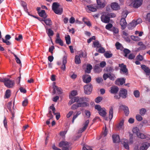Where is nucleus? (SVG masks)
Listing matches in <instances>:
<instances>
[{"label":"nucleus","mask_w":150,"mask_h":150,"mask_svg":"<svg viewBox=\"0 0 150 150\" xmlns=\"http://www.w3.org/2000/svg\"><path fill=\"white\" fill-rule=\"evenodd\" d=\"M60 4L57 2H54L52 6V9L55 13L61 15L63 12V8L60 7Z\"/></svg>","instance_id":"f257e3e1"},{"label":"nucleus","mask_w":150,"mask_h":150,"mask_svg":"<svg viewBox=\"0 0 150 150\" xmlns=\"http://www.w3.org/2000/svg\"><path fill=\"white\" fill-rule=\"evenodd\" d=\"M0 82L4 83L5 86L9 88H12L15 84L13 80H11L7 78L0 79Z\"/></svg>","instance_id":"f03ea898"},{"label":"nucleus","mask_w":150,"mask_h":150,"mask_svg":"<svg viewBox=\"0 0 150 150\" xmlns=\"http://www.w3.org/2000/svg\"><path fill=\"white\" fill-rule=\"evenodd\" d=\"M59 146L62 148V150H71V144L66 141H62L59 144Z\"/></svg>","instance_id":"7ed1b4c3"},{"label":"nucleus","mask_w":150,"mask_h":150,"mask_svg":"<svg viewBox=\"0 0 150 150\" xmlns=\"http://www.w3.org/2000/svg\"><path fill=\"white\" fill-rule=\"evenodd\" d=\"M95 108L98 111L100 115L103 117L105 116L107 113L106 110L104 108H101L100 105H96L95 106Z\"/></svg>","instance_id":"20e7f679"},{"label":"nucleus","mask_w":150,"mask_h":150,"mask_svg":"<svg viewBox=\"0 0 150 150\" xmlns=\"http://www.w3.org/2000/svg\"><path fill=\"white\" fill-rule=\"evenodd\" d=\"M84 92L87 95H90L92 92L93 89V86L91 84H88L85 85L83 87Z\"/></svg>","instance_id":"39448f33"},{"label":"nucleus","mask_w":150,"mask_h":150,"mask_svg":"<svg viewBox=\"0 0 150 150\" xmlns=\"http://www.w3.org/2000/svg\"><path fill=\"white\" fill-rule=\"evenodd\" d=\"M119 67L120 68V73L127 75L128 74V71L127 66L124 65L123 63L119 64Z\"/></svg>","instance_id":"423d86ee"},{"label":"nucleus","mask_w":150,"mask_h":150,"mask_svg":"<svg viewBox=\"0 0 150 150\" xmlns=\"http://www.w3.org/2000/svg\"><path fill=\"white\" fill-rule=\"evenodd\" d=\"M97 8H103L105 6L106 2L105 0H96Z\"/></svg>","instance_id":"0eeeda50"},{"label":"nucleus","mask_w":150,"mask_h":150,"mask_svg":"<svg viewBox=\"0 0 150 150\" xmlns=\"http://www.w3.org/2000/svg\"><path fill=\"white\" fill-rule=\"evenodd\" d=\"M82 78L83 82L86 83H89L91 81V77L88 74H85L83 75Z\"/></svg>","instance_id":"6e6552de"},{"label":"nucleus","mask_w":150,"mask_h":150,"mask_svg":"<svg viewBox=\"0 0 150 150\" xmlns=\"http://www.w3.org/2000/svg\"><path fill=\"white\" fill-rule=\"evenodd\" d=\"M127 91L126 89H122L119 91V95L122 98H125L127 97Z\"/></svg>","instance_id":"1a4fd4ad"},{"label":"nucleus","mask_w":150,"mask_h":150,"mask_svg":"<svg viewBox=\"0 0 150 150\" xmlns=\"http://www.w3.org/2000/svg\"><path fill=\"white\" fill-rule=\"evenodd\" d=\"M101 21L105 23H108L110 21V19L107 14L102 15L101 17Z\"/></svg>","instance_id":"9d476101"},{"label":"nucleus","mask_w":150,"mask_h":150,"mask_svg":"<svg viewBox=\"0 0 150 150\" xmlns=\"http://www.w3.org/2000/svg\"><path fill=\"white\" fill-rule=\"evenodd\" d=\"M125 79L122 78L117 79L115 81V84L118 85H122L125 82Z\"/></svg>","instance_id":"9b49d317"},{"label":"nucleus","mask_w":150,"mask_h":150,"mask_svg":"<svg viewBox=\"0 0 150 150\" xmlns=\"http://www.w3.org/2000/svg\"><path fill=\"white\" fill-rule=\"evenodd\" d=\"M120 24L121 26L122 30H124L126 28L127 23L125 18H122L121 19Z\"/></svg>","instance_id":"f8f14e48"},{"label":"nucleus","mask_w":150,"mask_h":150,"mask_svg":"<svg viewBox=\"0 0 150 150\" xmlns=\"http://www.w3.org/2000/svg\"><path fill=\"white\" fill-rule=\"evenodd\" d=\"M110 88V92L112 94H116L118 92L119 90V88L116 86H112Z\"/></svg>","instance_id":"ddd939ff"},{"label":"nucleus","mask_w":150,"mask_h":150,"mask_svg":"<svg viewBox=\"0 0 150 150\" xmlns=\"http://www.w3.org/2000/svg\"><path fill=\"white\" fill-rule=\"evenodd\" d=\"M67 63V57L66 56H64L63 58L62 64L60 67L61 69L63 71H65L66 69L65 65Z\"/></svg>","instance_id":"4468645a"},{"label":"nucleus","mask_w":150,"mask_h":150,"mask_svg":"<svg viewBox=\"0 0 150 150\" xmlns=\"http://www.w3.org/2000/svg\"><path fill=\"white\" fill-rule=\"evenodd\" d=\"M149 144L146 142H143L140 148V150H146L149 146Z\"/></svg>","instance_id":"2eb2a0df"},{"label":"nucleus","mask_w":150,"mask_h":150,"mask_svg":"<svg viewBox=\"0 0 150 150\" xmlns=\"http://www.w3.org/2000/svg\"><path fill=\"white\" fill-rule=\"evenodd\" d=\"M142 0H136L134 2L133 6L135 8H138L142 4Z\"/></svg>","instance_id":"dca6fc26"},{"label":"nucleus","mask_w":150,"mask_h":150,"mask_svg":"<svg viewBox=\"0 0 150 150\" xmlns=\"http://www.w3.org/2000/svg\"><path fill=\"white\" fill-rule=\"evenodd\" d=\"M76 97V100H77L76 103H81L84 101H88L89 100L88 98L86 97H82L81 98H79L78 96Z\"/></svg>","instance_id":"f3484780"},{"label":"nucleus","mask_w":150,"mask_h":150,"mask_svg":"<svg viewBox=\"0 0 150 150\" xmlns=\"http://www.w3.org/2000/svg\"><path fill=\"white\" fill-rule=\"evenodd\" d=\"M142 69L143 70L147 75H149L150 74V69L144 65H142L141 66Z\"/></svg>","instance_id":"a211bd4d"},{"label":"nucleus","mask_w":150,"mask_h":150,"mask_svg":"<svg viewBox=\"0 0 150 150\" xmlns=\"http://www.w3.org/2000/svg\"><path fill=\"white\" fill-rule=\"evenodd\" d=\"M136 25L137 23L135 22V20H133L128 24L127 27L129 29L131 30L133 29Z\"/></svg>","instance_id":"6ab92c4d"},{"label":"nucleus","mask_w":150,"mask_h":150,"mask_svg":"<svg viewBox=\"0 0 150 150\" xmlns=\"http://www.w3.org/2000/svg\"><path fill=\"white\" fill-rule=\"evenodd\" d=\"M122 144L123 145V146L125 148L127 149H129V147L128 140L125 139H123L122 140Z\"/></svg>","instance_id":"aec40b11"},{"label":"nucleus","mask_w":150,"mask_h":150,"mask_svg":"<svg viewBox=\"0 0 150 150\" xmlns=\"http://www.w3.org/2000/svg\"><path fill=\"white\" fill-rule=\"evenodd\" d=\"M112 138L114 143H118L120 141V137L119 135L113 134L112 135Z\"/></svg>","instance_id":"412c9836"},{"label":"nucleus","mask_w":150,"mask_h":150,"mask_svg":"<svg viewBox=\"0 0 150 150\" xmlns=\"http://www.w3.org/2000/svg\"><path fill=\"white\" fill-rule=\"evenodd\" d=\"M38 14L40 16L43 17L44 19L46 18L47 16L44 10H42L39 12H38Z\"/></svg>","instance_id":"4be33fe9"},{"label":"nucleus","mask_w":150,"mask_h":150,"mask_svg":"<svg viewBox=\"0 0 150 150\" xmlns=\"http://www.w3.org/2000/svg\"><path fill=\"white\" fill-rule=\"evenodd\" d=\"M45 26L48 36L49 37L53 36L54 34L53 31L50 28L48 29V28L47 26L45 25Z\"/></svg>","instance_id":"5701e85b"},{"label":"nucleus","mask_w":150,"mask_h":150,"mask_svg":"<svg viewBox=\"0 0 150 150\" xmlns=\"http://www.w3.org/2000/svg\"><path fill=\"white\" fill-rule=\"evenodd\" d=\"M111 6L112 8L115 10H117L119 9L120 8L119 6L118 5V4L116 2L112 3Z\"/></svg>","instance_id":"b1692460"},{"label":"nucleus","mask_w":150,"mask_h":150,"mask_svg":"<svg viewBox=\"0 0 150 150\" xmlns=\"http://www.w3.org/2000/svg\"><path fill=\"white\" fill-rule=\"evenodd\" d=\"M122 107L124 110L125 115L128 116L129 113L128 108L127 106L124 105H122Z\"/></svg>","instance_id":"393cba45"},{"label":"nucleus","mask_w":150,"mask_h":150,"mask_svg":"<svg viewBox=\"0 0 150 150\" xmlns=\"http://www.w3.org/2000/svg\"><path fill=\"white\" fill-rule=\"evenodd\" d=\"M89 11L91 12H95L97 9L93 5H89L87 6Z\"/></svg>","instance_id":"a878e982"},{"label":"nucleus","mask_w":150,"mask_h":150,"mask_svg":"<svg viewBox=\"0 0 150 150\" xmlns=\"http://www.w3.org/2000/svg\"><path fill=\"white\" fill-rule=\"evenodd\" d=\"M92 69V65L90 64L87 65L86 70L85 71L86 73L89 74L91 72V70Z\"/></svg>","instance_id":"bb28decb"},{"label":"nucleus","mask_w":150,"mask_h":150,"mask_svg":"<svg viewBox=\"0 0 150 150\" xmlns=\"http://www.w3.org/2000/svg\"><path fill=\"white\" fill-rule=\"evenodd\" d=\"M94 69L95 72L96 73H99L102 71V69L100 68L98 64L95 65L94 68Z\"/></svg>","instance_id":"cd10ccee"},{"label":"nucleus","mask_w":150,"mask_h":150,"mask_svg":"<svg viewBox=\"0 0 150 150\" xmlns=\"http://www.w3.org/2000/svg\"><path fill=\"white\" fill-rule=\"evenodd\" d=\"M89 120H87L84 123V127L82 128L81 131H80V130H79V132H82L84 131L86 129L88 124L89 123Z\"/></svg>","instance_id":"c85d7f7f"},{"label":"nucleus","mask_w":150,"mask_h":150,"mask_svg":"<svg viewBox=\"0 0 150 150\" xmlns=\"http://www.w3.org/2000/svg\"><path fill=\"white\" fill-rule=\"evenodd\" d=\"M113 108L112 107H111L109 111V118L111 120L113 117Z\"/></svg>","instance_id":"c756f323"},{"label":"nucleus","mask_w":150,"mask_h":150,"mask_svg":"<svg viewBox=\"0 0 150 150\" xmlns=\"http://www.w3.org/2000/svg\"><path fill=\"white\" fill-rule=\"evenodd\" d=\"M115 45L116 48L117 50L120 49L122 50L123 49V47L122 45L118 42H117L116 43Z\"/></svg>","instance_id":"7c9ffc66"},{"label":"nucleus","mask_w":150,"mask_h":150,"mask_svg":"<svg viewBox=\"0 0 150 150\" xmlns=\"http://www.w3.org/2000/svg\"><path fill=\"white\" fill-rule=\"evenodd\" d=\"M124 120H122L120 122L119 124L117 125L116 128L118 129H120L122 128V126L123 125Z\"/></svg>","instance_id":"2f4dec72"},{"label":"nucleus","mask_w":150,"mask_h":150,"mask_svg":"<svg viewBox=\"0 0 150 150\" xmlns=\"http://www.w3.org/2000/svg\"><path fill=\"white\" fill-rule=\"evenodd\" d=\"M83 21L88 26L90 27L91 25L90 22L86 18H83Z\"/></svg>","instance_id":"473e14b6"},{"label":"nucleus","mask_w":150,"mask_h":150,"mask_svg":"<svg viewBox=\"0 0 150 150\" xmlns=\"http://www.w3.org/2000/svg\"><path fill=\"white\" fill-rule=\"evenodd\" d=\"M75 62L76 64H79L81 63V61L79 56L76 55L75 57Z\"/></svg>","instance_id":"72a5a7b5"},{"label":"nucleus","mask_w":150,"mask_h":150,"mask_svg":"<svg viewBox=\"0 0 150 150\" xmlns=\"http://www.w3.org/2000/svg\"><path fill=\"white\" fill-rule=\"evenodd\" d=\"M93 45L95 47L99 48L101 46V45L98 40H96L93 42Z\"/></svg>","instance_id":"f704fd0d"},{"label":"nucleus","mask_w":150,"mask_h":150,"mask_svg":"<svg viewBox=\"0 0 150 150\" xmlns=\"http://www.w3.org/2000/svg\"><path fill=\"white\" fill-rule=\"evenodd\" d=\"M132 131L134 133L136 134L137 136L140 133L139 129L137 127H135L133 128Z\"/></svg>","instance_id":"c9c22d12"},{"label":"nucleus","mask_w":150,"mask_h":150,"mask_svg":"<svg viewBox=\"0 0 150 150\" xmlns=\"http://www.w3.org/2000/svg\"><path fill=\"white\" fill-rule=\"evenodd\" d=\"M44 22L47 25H50L52 24V21L50 18L45 19Z\"/></svg>","instance_id":"e433bc0d"},{"label":"nucleus","mask_w":150,"mask_h":150,"mask_svg":"<svg viewBox=\"0 0 150 150\" xmlns=\"http://www.w3.org/2000/svg\"><path fill=\"white\" fill-rule=\"evenodd\" d=\"M104 56L106 58H110L112 56V54L110 52L107 51L104 53Z\"/></svg>","instance_id":"4c0bfd02"},{"label":"nucleus","mask_w":150,"mask_h":150,"mask_svg":"<svg viewBox=\"0 0 150 150\" xmlns=\"http://www.w3.org/2000/svg\"><path fill=\"white\" fill-rule=\"evenodd\" d=\"M77 92L76 91L73 90L71 91L70 94L69 95V98H71L73 97L76 96L77 95Z\"/></svg>","instance_id":"58836bf2"},{"label":"nucleus","mask_w":150,"mask_h":150,"mask_svg":"<svg viewBox=\"0 0 150 150\" xmlns=\"http://www.w3.org/2000/svg\"><path fill=\"white\" fill-rule=\"evenodd\" d=\"M65 40L66 43L67 45H69L71 43V38L70 36L68 35L67 36L65 37Z\"/></svg>","instance_id":"ea45409f"},{"label":"nucleus","mask_w":150,"mask_h":150,"mask_svg":"<svg viewBox=\"0 0 150 150\" xmlns=\"http://www.w3.org/2000/svg\"><path fill=\"white\" fill-rule=\"evenodd\" d=\"M79 107H84L89 106V104L86 102L79 103Z\"/></svg>","instance_id":"a19ab883"},{"label":"nucleus","mask_w":150,"mask_h":150,"mask_svg":"<svg viewBox=\"0 0 150 150\" xmlns=\"http://www.w3.org/2000/svg\"><path fill=\"white\" fill-rule=\"evenodd\" d=\"M123 51L125 54L124 56L126 57H127V54L131 52L130 50L126 48H124Z\"/></svg>","instance_id":"79ce46f5"},{"label":"nucleus","mask_w":150,"mask_h":150,"mask_svg":"<svg viewBox=\"0 0 150 150\" xmlns=\"http://www.w3.org/2000/svg\"><path fill=\"white\" fill-rule=\"evenodd\" d=\"M55 42L57 44H58L61 46L63 45V42L61 39H56Z\"/></svg>","instance_id":"37998d69"},{"label":"nucleus","mask_w":150,"mask_h":150,"mask_svg":"<svg viewBox=\"0 0 150 150\" xmlns=\"http://www.w3.org/2000/svg\"><path fill=\"white\" fill-rule=\"evenodd\" d=\"M76 97L74 98H72L71 100L69 101L68 104L69 105H70L74 102H76L77 100H76Z\"/></svg>","instance_id":"c03bdc74"},{"label":"nucleus","mask_w":150,"mask_h":150,"mask_svg":"<svg viewBox=\"0 0 150 150\" xmlns=\"http://www.w3.org/2000/svg\"><path fill=\"white\" fill-rule=\"evenodd\" d=\"M139 45L140 46L139 48L140 50H144L146 48V46L144 45L143 44L142 42H139Z\"/></svg>","instance_id":"a18cd8bd"},{"label":"nucleus","mask_w":150,"mask_h":150,"mask_svg":"<svg viewBox=\"0 0 150 150\" xmlns=\"http://www.w3.org/2000/svg\"><path fill=\"white\" fill-rule=\"evenodd\" d=\"M11 53L13 54V55L14 56V57L15 58V60H16V61L17 64H21V62L20 60V59L17 57V56H16V55L13 52H11Z\"/></svg>","instance_id":"49530a36"},{"label":"nucleus","mask_w":150,"mask_h":150,"mask_svg":"<svg viewBox=\"0 0 150 150\" xmlns=\"http://www.w3.org/2000/svg\"><path fill=\"white\" fill-rule=\"evenodd\" d=\"M79 105V103L73 105L71 107V109L75 110L77 109L78 108L80 107Z\"/></svg>","instance_id":"de8ad7c7"},{"label":"nucleus","mask_w":150,"mask_h":150,"mask_svg":"<svg viewBox=\"0 0 150 150\" xmlns=\"http://www.w3.org/2000/svg\"><path fill=\"white\" fill-rule=\"evenodd\" d=\"M6 98H8L11 96V91L10 90L8 89L6 90L5 93Z\"/></svg>","instance_id":"09e8293b"},{"label":"nucleus","mask_w":150,"mask_h":150,"mask_svg":"<svg viewBox=\"0 0 150 150\" xmlns=\"http://www.w3.org/2000/svg\"><path fill=\"white\" fill-rule=\"evenodd\" d=\"M106 14L110 19V18L115 17L116 16V14L112 13H108Z\"/></svg>","instance_id":"8fccbe9b"},{"label":"nucleus","mask_w":150,"mask_h":150,"mask_svg":"<svg viewBox=\"0 0 150 150\" xmlns=\"http://www.w3.org/2000/svg\"><path fill=\"white\" fill-rule=\"evenodd\" d=\"M134 96L136 98H138L140 96V93L138 90H135L133 92Z\"/></svg>","instance_id":"3c124183"},{"label":"nucleus","mask_w":150,"mask_h":150,"mask_svg":"<svg viewBox=\"0 0 150 150\" xmlns=\"http://www.w3.org/2000/svg\"><path fill=\"white\" fill-rule=\"evenodd\" d=\"M137 136L138 137L142 139H144L146 137V135L140 133Z\"/></svg>","instance_id":"603ef678"},{"label":"nucleus","mask_w":150,"mask_h":150,"mask_svg":"<svg viewBox=\"0 0 150 150\" xmlns=\"http://www.w3.org/2000/svg\"><path fill=\"white\" fill-rule=\"evenodd\" d=\"M81 113V112L79 111H78L76 114L75 115H74L72 118V122L73 123L74 122V121L76 118L78 116L80 115Z\"/></svg>","instance_id":"864d4df0"},{"label":"nucleus","mask_w":150,"mask_h":150,"mask_svg":"<svg viewBox=\"0 0 150 150\" xmlns=\"http://www.w3.org/2000/svg\"><path fill=\"white\" fill-rule=\"evenodd\" d=\"M53 89L52 93L54 95L56 93V86L55 85V83L54 82L53 83Z\"/></svg>","instance_id":"5fc2aeb1"},{"label":"nucleus","mask_w":150,"mask_h":150,"mask_svg":"<svg viewBox=\"0 0 150 150\" xmlns=\"http://www.w3.org/2000/svg\"><path fill=\"white\" fill-rule=\"evenodd\" d=\"M12 104V103L11 101L9 102L8 103L7 105V108L10 112H11L12 110L11 108Z\"/></svg>","instance_id":"6e6d98bb"},{"label":"nucleus","mask_w":150,"mask_h":150,"mask_svg":"<svg viewBox=\"0 0 150 150\" xmlns=\"http://www.w3.org/2000/svg\"><path fill=\"white\" fill-rule=\"evenodd\" d=\"M129 143L132 144L133 142V135L132 134H130L129 135Z\"/></svg>","instance_id":"4d7b16f0"},{"label":"nucleus","mask_w":150,"mask_h":150,"mask_svg":"<svg viewBox=\"0 0 150 150\" xmlns=\"http://www.w3.org/2000/svg\"><path fill=\"white\" fill-rule=\"evenodd\" d=\"M146 112V110L144 108H142L140 110V114L142 115H144Z\"/></svg>","instance_id":"13d9d810"},{"label":"nucleus","mask_w":150,"mask_h":150,"mask_svg":"<svg viewBox=\"0 0 150 150\" xmlns=\"http://www.w3.org/2000/svg\"><path fill=\"white\" fill-rule=\"evenodd\" d=\"M102 100V98L101 97H98L96 98L95 100V102L97 103H98Z\"/></svg>","instance_id":"bf43d9fd"},{"label":"nucleus","mask_w":150,"mask_h":150,"mask_svg":"<svg viewBox=\"0 0 150 150\" xmlns=\"http://www.w3.org/2000/svg\"><path fill=\"white\" fill-rule=\"evenodd\" d=\"M56 91L58 94H61L62 93V89L59 87H58L56 86Z\"/></svg>","instance_id":"052dcab7"},{"label":"nucleus","mask_w":150,"mask_h":150,"mask_svg":"<svg viewBox=\"0 0 150 150\" xmlns=\"http://www.w3.org/2000/svg\"><path fill=\"white\" fill-rule=\"evenodd\" d=\"M28 103V100L27 98H25L22 102V105L23 106H26Z\"/></svg>","instance_id":"680f3d73"},{"label":"nucleus","mask_w":150,"mask_h":150,"mask_svg":"<svg viewBox=\"0 0 150 150\" xmlns=\"http://www.w3.org/2000/svg\"><path fill=\"white\" fill-rule=\"evenodd\" d=\"M83 150H93L91 148L88 146H83Z\"/></svg>","instance_id":"e2e57ef3"},{"label":"nucleus","mask_w":150,"mask_h":150,"mask_svg":"<svg viewBox=\"0 0 150 150\" xmlns=\"http://www.w3.org/2000/svg\"><path fill=\"white\" fill-rule=\"evenodd\" d=\"M99 48H100L99 49L98 51L99 52L103 53L105 52V50L103 47H102L101 46V47Z\"/></svg>","instance_id":"0e129e2a"},{"label":"nucleus","mask_w":150,"mask_h":150,"mask_svg":"<svg viewBox=\"0 0 150 150\" xmlns=\"http://www.w3.org/2000/svg\"><path fill=\"white\" fill-rule=\"evenodd\" d=\"M85 112L86 115L87 116L88 118L90 117L91 115L90 112L88 110H85Z\"/></svg>","instance_id":"69168bd1"},{"label":"nucleus","mask_w":150,"mask_h":150,"mask_svg":"<svg viewBox=\"0 0 150 150\" xmlns=\"http://www.w3.org/2000/svg\"><path fill=\"white\" fill-rule=\"evenodd\" d=\"M136 118L137 120L139 121H140L142 120V117L139 115H137L136 116Z\"/></svg>","instance_id":"338daca9"},{"label":"nucleus","mask_w":150,"mask_h":150,"mask_svg":"<svg viewBox=\"0 0 150 150\" xmlns=\"http://www.w3.org/2000/svg\"><path fill=\"white\" fill-rule=\"evenodd\" d=\"M106 65V62L105 61H103L101 62L100 64V65H99V66L102 67L103 68Z\"/></svg>","instance_id":"774afa93"}]
</instances>
